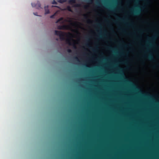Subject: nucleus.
I'll use <instances>...</instances> for the list:
<instances>
[{"label":"nucleus","instance_id":"f257e3e1","mask_svg":"<svg viewBox=\"0 0 159 159\" xmlns=\"http://www.w3.org/2000/svg\"><path fill=\"white\" fill-rule=\"evenodd\" d=\"M55 34L59 36L60 39L61 40H64L66 39L65 37L66 35L67 37H68L72 35L70 33H69L68 34L58 30H55Z\"/></svg>","mask_w":159,"mask_h":159},{"label":"nucleus","instance_id":"f03ea898","mask_svg":"<svg viewBox=\"0 0 159 159\" xmlns=\"http://www.w3.org/2000/svg\"><path fill=\"white\" fill-rule=\"evenodd\" d=\"M135 7L137 9L134 10L131 9L130 13L134 16H138L140 15L141 12V7L139 6H136Z\"/></svg>","mask_w":159,"mask_h":159},{"label":"nucleus","instance_id":"7ed1b4c3","mask_svg":"<svg viewBox=\"0 0 159 159\" xmlns=\"http://www.w3.org/2000/svg\"><path fill=\"white\" fill-rule=\"evenodd\" d=\"M66 43L70 45H73L74 48H76L75 40L71 38H67L66 39Z\"/></svg>","mask_w":159,"mask_h":159},{"label":"nucleus","instance_id":"20e7f679","mask_svg":"<svg viewBox=\"0 0 159 159\" xmlns=\"http://www.w3.org/2000/svg\"><path fill=\"white\" fill-rule=\"evenodd\" d=\"M70 28V26L68 25H59L58 26V29L59 30H69Z\"/></svg>","mask_w":159,"mask_h":159},{"label":"nucleus","instance_id":"39448f33","mask_svg":"<svg viewBox=\"0 0 159 159\" xmlns=\"http://www.w3.org/2000/svg\"><path fill=\"white\" fill-rule=\"evenodd\" d=\"M32 6L33 7H36L37 8L39 9L41 8V4L38 1L36 4L32 3Z\"/></svg>","mask_w":159,"mask_h":159},{"label":"nucleus","instance_id":"423d86ee","mask_svg":"<svg viewBox=\"0 0 159 159\" xmlns=\"http://www.w3.org/2000/svg\"><path fill=\"white\" fill-rule=\"evenodd\" d=\"M158 35V34L157 33H156L154 36L152 37L149 38V40L152 42H153L157 39Z\"/></svg>","mask_w":159,"mask_h":159},{"label":"nucleus","instance_id":"0eeeda50","mask_svg":"<svg viewBox=\"0 0 159 159\" xmlns=\"http://www.w3.org/2000/svg\"><path fill=\"white\" fill-rule=\"evenodd\" d=\"M144 57L147 58L150 61H153L154 60V58L153 55L151 54H149L148 56H144Z\"/></svg>","mask_w":159,"mask_h":159},{"label":"nucleus","instance_id":"6e6552de","mask_svg":"<svg viewBox=\"0 0 159 159\" xmlns=\"http://www.w3.org/2000/svg\"><path fill=\"white\" fill-rule=\"evenodd\" d=\"M48 6H45L44 7V10H45V14H48L49 13L50 11L49 10V9L48 8Z\"/></svg>","mask_w":159,"mask_h":159},{"label":"nucleus","instance_id":"1a4fd4ad","mask_svg":"<svg viewBox=\"0 0 159 159\" xmlns=\"http://www.w3.org/2000/svg\"><path fill=\"white\" fill-rule=\"evenodd\" d=\"M68 3L70 4L73 5L74 3H76L75 0H69Z\"/></svg>","mask_w":159,"mask_h":159},{"label":"nucleus","instance_id":"9d476101","mask_svg":"<svg viewBox=\"0 0 159 159\" xmlns=\"http://www.w3.org/2000/svg\"><path fill=\"white\" fill-rule=\"evenodd\" d=\"M147 43L148 44V46H147V47H151L152 46H153V44L151 42L148 41L147 42Z\"/></svg>","mask_w":159,"mask_h":159},{"label":"nucleus","instance_id":"9b49d317","mask_svg":"<svg viewBox=\"0 0 159 159\" xmlns=\"http://www.w3.org/2000/svg\"><path fill=\"white\" fill-rule=\"evenodd\" d=\"M66 9L69 11L72 12V10L71 9V7L69 6H68L67 7Z\"/></svg>","mask_w":159,"mask_h":159},{"label":"nucleus","instance_id":"f8f14e48","mask_svg":"<svg viewBox=\"0 0 159 159\" xmlns=\"http://www.w3.org/2000/svg\"><path fill=\"white\" fill-rule=\"evenodd\" d=\"M63 17H61L58 19L56 21V23H58L59 22H60L61 21H62L63 20Z\"/></svg>","mask_w":159,"mask_h":159},{"label":"nucleus","instance_id":"ddd939ff","mask_svg":"<svg viewBox=\"0 0 159 159\" xmlns=\"http://www.w3.org/2000/svg\"><path fill=\"white\" fill-rule=\"evenodd\" d=\"M117 18L118 20H119L120 21H121L122 22H124L125 20L124 19H122L119 17L117 16Z\"/></svg>","mask_w":159,"mask_h":159},{"label":"nucleus","instance_id":"4468645a","mask_svg":"<svg viewBox=\"0 0 159 159\" xmlns=\"http://www.w3.org/2000/svg\"><path fill=\"white\" fill-rule=\"evenodd\" d=\"M66 0H60L59 2L61 3H63L66 2Z\"/></svg>","mask_w":159,"mask_h":159},{"label":"nucleus","instance_id":"2eb2a0df","mask_svg":"<svg viewBox=\"0 0 159 159\" xmlns=\"http://www.w3.org/2000/svg\"><path fill=\"white\" fill-rule=\"evenodd\" d=\"M80 4H76L74 6V7H80Z\"/></svg>","mask_w":159,"mask_h":159},{"label":"nucleus","instance_id":"dca6fc26","mask_svg":"<svg viewBox=\"0 0 159 159\" xmlns=\"http://www.w3.org/2000/svg\"><path fill=\"white\" fill-rule=\"evenodd\" d=\"M56 13H54L53 15H52L50 16V18H54L55 16Z\"/></svg>","mask_w":159,"mask_h":159},{"label":"nucleus","instance_id":"f3484780","mask_svg":"<svg viewBox=\"0 0 159 159\" xmlns=\"http://www.w3.org/2000/svg\"><path fill=\"white\" fill-rule=\"evenodd\" d=\"M83 16L84 17V18L85 19H88V17H87V15H86L84 14L83 15Z\"/></svg>","mask_w":159,"mask_h":159},{"label":"nucleus","instance_id":"a211bd4d","mask_svg":"<svg viewBox=\"0 0 159 159\" xmlns=\"http://www.w3.org/2000/svg\"><path fill=\"white\" fill-rule=\"evenodd\" d=\"M52 3L53 4H57V3L55 0H53L52 2Z\"/></svg>","mask_w":159,"mask_h":159},{"label":"nucleus","instance_id":"6ab92c4d","mask_svg":"<svg viewBox=\"0 0 159 159\" xmlns=\"http://www.w3.org/2000/svg\"><path fill=\"white\" fill-rule=\"evenodd\" d=\"M97 25L99 27H101V25L100 24L98 23L97 24Z\"/></svg>","mask_w":159,"mask_h":159},{"label":"nucleus","instance_id":"aec40b11","mask_svg":"<svg viewBox=\"0 0 159 159\" xmlns=\"http://www.w3.org/2000/svg\"><path fill=\"white\" fill-rule=\"evenodd\" d=\"M67 52L69 53H70L72 52V50L70 49H68L67 50Z\"/></svg>","mask_w":159,"mask_h":159},{"label":"nucleus","instance_id":"412c9836","mask_svg":"<svg viewBox=\"0 0 159 159\" xmlns=\"http://www.w3.org/2000/svg\"><path fill=\"white\" fill-rule=\"evenodd\" d=\"M87 23H90L91 22V21L89 19H88V20H87Z\"/></svg>","mask_w":159,"mask_h":159},{"label":"nucleus","instance_id":"4be33fe9","mask_svg":"<svg viewBox=\"0 0 159 159\" xmlns=\"http://www.w3.org/2000/svg\"><path fill=\"white\" fill-rule=\"evenodd\" d=\"M158 66V64H157V65H154L153 66V68L154 69L157 66Z\"/></svg>","mask_w":159,"mask_h":159},{"label":"nucleus","instance_id":"5701e85b","mask_svg":"<svg viewBox=\"0 0 159 159\" xmlns=\"http://www.w3.org/2000/svg\"><path fill=\"white\" fill-rule=\"evenodd\" d=\"M88 7V6L85 5V6H84V8H85V9H87V8Z\"/></svg>","mask_w":159,"mask_h":159},{"label":"nucleus","instance_id":"b1692460","mask_svg":"<svg viewBox=\"0 0 159 159\" xmlns=\"http://www.w3.org/2000/svg\"><path fill=\"white\" fill-rule=\"evenodd\" d=\"M75 59H76L78 61H79V60L78 58L77 57H75Z\"/></svg>","mask_w":159,"mask_h":159},{"label":"nucleus","instance_id":"393cba45","mask_svg":"<svg viewBox=\"0 0 159 159\" xmlns=\"http://www.w3.org/2000/svg\"><path fill=\"white\" fill-rule=\"evenodd\" d=\"M92 50L93 51H95V49H92Z\"/></svg>","mask_w":159,"mask_h":159},{"label":"nucleus","instance_id":"a878e982","mask_svg":"<svg viewBox=\"0 0 159 159\" xmlns=\"http://www.w3.org/2000/svg\"><path fill=\"white\" fill-rule=\"evenodd\" d=\"M143 22L144 23H148V22L147 21H144Z\"/></svg>","mask_w":159,"mask_h":159},{"label":"nucleus","instance_id":"bb28decb","mask_svg":"<svg viewBox=\"0 0 159 159\" xmlns=\"http://www.w3.org/2000/svg\"><path fill=\"white\" fill-rule=\"evenodd\" d=\"M108 48L110 49H112V48L111 47H108Z\"/></svg>","mask_w":159,"mask_h":159},{"label":"nucleus","instance_id":"cd10ccee","mask_svg":"<svg viewBox=\"0 0 159 159\" xmlns=\"http://www.w3.org/2000/svg\"><path fill=\"white\" fill-rule=\"evenodd\" d=\"M73 24H73V23H71L70 24V25H73Z\"/></svg>","mask_w":159,"mask_h":159},{"label":"nucleus","instance_id":"c85d7f7f","mask_svg":"<svg viewBox=\"0 0 159 159\" xmlns=\"http://www.w3.org/2000/svg\"><path fill=\"white\" fill-rule=\"evenodd\" d=\"M114 21V23H116V21H115V20H114V21Z\"/></svg>","mask_w":159,"mask_h":159},{"label":"nucleus","instance_id":"c756f323","mask_svg":"<svg viewBox=\"0 0 159 159\" xmlns=\"http://www.w3.org/2000/svg\"><path fill=\"white\" fill-rule=\"evenodd\" d=\"M86 45L87 46H88H88H89V45H88V44H87Z\"/></svg>","mask_w":159,"mask_h":159},{"label":"nucleus","instance_id":"7c9ffc66","mask_svg":"<svg viewBox=\"0 0 159 159\" xmlns=\"http://www.w3.org/2000/svg\"><path fill=\"white\" fill-rule=\"evenodd\" d=\"M89 1H90V2H92V0H89Z\"/></svg>","mask_w":159,"mask_h":159},{"label":"nucleus","instance_id":"2f4dec72","mask_svg":"<svg viewBox=\"0 0 159 159\" xmlns=\"http://www.w3.org/2000/svg\"><path fill=\"white\" fill-rule=\"evenodd\" d=\"M60 23H63V22H60Z\"/></svg>","mask_w":159,"mask_h":159},{"label":"nucleus","instance_id":"473e14b6","mask_svg":"<svg viewBox=\"0 0 159 159\" xmlns=\"http://www.w3.org/2000/svg\"><path fill=\"white\" fill-rule=\"evenodd\" d=\"M136 37L137 38H138V36H136Z\"/></svg>","mask_w":159,"mask_h":159},{"label":"nucleus","instance_id":"72a5a7b5","mask_svg":"<svg viewBox=\"0 0 159 159\" xmlns=\"http://www.w3.org/2000/svg\"><path fill=\"white\" fill-rule=\"evenodd\" d=\"M54 7V6H52V7ZM54 7H57V6H54Z\"/></svg>","mask_w":159,"mask_h":159},{"label":"nucleus","instance_id":"f704fd0d","mask_svg":"<svg viewBox=\"0 0 159 159\" xmlns=\"http://www.w3.org/2000/svg\"><path fill=\"white\" fill-rule=\"evenodd\" d=\"M120 29L121 30H122V29L121 28H120Z\"/></svg>","mask_w":159,"mask_h":159}]
</instances>
